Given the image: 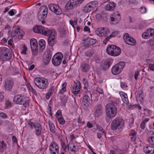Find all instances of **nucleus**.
I'll return each mask as SVG.
<instances>
[{"label": "nucleus", "instance_id": "nucleus-1", "mask_svg": "<svg viewBox=\"0 0 154 154\" xmlns=\"http://www.w3.org/2000/svg\"><path fill=\"white\" fill-rule=\"evenodd\" d=\"M106 112L107 116L109 118H114L116 116L117 109L113 102L109 103L106 106Z\"/></svg>", "mask_w": 154, "mask_h": 154}, {"label": "nucleus", "instance_id": "nucleus-2", "mask_svg": "<svg viewBox=\"0 0 154 154\" xmlns=\"http://www.w3.org/2000/svg\"><path fill=\"white\" fill-rule=\"evenodd\" d=\"M13 101L16 104L23 105L25 107H27L29 106V99L24 95L20 94L15 95L13 98Z\"/></svg>", "mask_w": 154, "mask_h": 154}, {"label": "nucleus", "instance_id": "nucleus-3", "mask_svg": "<svg viewBox=\"0 0 154 154\" xmlns=\"http://www.w3.org/2000/svg\"><path fill=\"white\" fill-rule=\"evenodd\" d=\"M34 82L38 88L42 90L46 89L49 85L48 80L44 78H36L34 80Z\"/></svg>", "mask_w": 154, "mask_h": 154}, {"label": "nucleus", "instance_id": "nucleus-4", "mask_svg": "<svg viewBox=\"0 0 154 154\" xmlns=\"http://www.w3.org/2000/svg\"><path fill=\"white\" fill-rule=\"evenodd\" d=\"M106 51L109 55L113 56H117L121 53L120 48L114 45H109L106 48Z\"/></svg>", "mask_w": 154, "mask_h": 154}, {"label": "nucleus", "instance_id": "nucleus-5", "mask_svg": "<svg viewBox=\"0 0 154 154\" xmlns=\"http://www.w3.org/2000/svg\"><path fill=\"white\" fill-rule=\"evenodd\" d=\"M124 125V120L120 118H116L112 121L111 125L112 130L115 131L121 128Z\"/></svg>", "mask_w": 154, "mask_h": 154}, {"label": "nucleus", "instance_id": "nucleus-6", "mask_svg": "<svg viewBox=\"0 0 154 154\" xmlns=\"http://www.w3.org/2000/svg\"><path fill=\"white\" fill-rule=\"evenodd\" d=\"M125 63L124 62H120L115 65L111 69V72L114 75H116L119 74L125 67Z\"/></svg>", "mask_w": 154, "mask_h": 154}, {"label": "nucleus", "instance_id": "nucleus-7", "mask_svg": "<svg viewBox=\"0 0 154 154\" xmlns=\"http://www.w3.org/2000/svg\"><path fill=\"white\" fill-rule=\"evenodd\" d=\"M12 56V54L9 49L7 48H3L1 51L0 58L3 61L8 60Z\"/></svg>", "mask_w": 154, "mask_h": 154}, {"label": "nucleus", "instance_id": "nucleus-8", "mask_svg": "<svg viewBox=\"0 0 154 154\" xmlns=\"http://www.w3.org/2000/svg\"><path fill=\"white\" fill-rule=\"evenodd\" d=\"M63 57V54L59 52L56 53L52 59L51 61L53 64L56 66L60 65Z\"/></svg>", "mask_w": 154, "mask_h": 154}, {"label": "nucleus", "instance_id": "nucleus-9", "mask_svg": "<svg viewBox=\"0 0 154 154\" xmlns=\"http://www.w3.org/2000/svg\"><path fill=\"white\" fill-rule=\"evenodd\" d=\"M84 0H70L66 4V8L68 10L72 9L79 6Z\"/></svg>", "mask_w": 154, "mask_h": 154}, {"label": "nucleus", "instance_id": "nucleus-10", "mask_svg": "<svg viewBox=\"0 0 154 154\" xmlns=\"http://www.w3.org/2000/svg\"><path fill=\"white\" fill-rule=\"evenodd\" d=\"M98 3L97 1H93L88 3L84 7L83 11L85 13L91 11L97 6Z\"/></svg>", "mask_w": 154, "mask_h": 154}, {"label": "nucleus", "instance_id": "nucleus-11", "mask_svg": "<svg viewBox=\"0 0 154 154\" xmlns=\"http://www.w3.org/2000/svg\"><path fill=\"white\" fill-rule=\"evenodd\" d=\"M48 12V8L45 6H42L39 9L38 14V19H44L47 16Z\"/></svg>", "mask_w": 154, "mask_h": 154}, {"label": "nucleus", "instance_id": "nucleus-12", "mask_svg": "<svg viewBox=\"0 0 154 154\" xmlns=\"http://www.w3.org/2000/svg\"><path fill=\"white\" fill-rule=\"evenodd\" d=\"M123 39L125 42L127 44L131 46L136 45V42L135 39L129 36L128 33H125L123 36Z\"/></svg>", "mask_w": 154, "mask_h": 154}, {"label": "nucleus", "instance_id": "nucleus-13", "mask_svg": "<svg viewBox=\"0 0 154 154\" xmlns=\"http://www.w3.org/2000/svg\"><path fill=\"white\" fill-rule=\"evenodd\" d=\"M15 29V31L11 34V38H14L15 39H21L24 35V32L18 26L16 27Z\"/></svg>", "mask_w": 154, "mask_h": 154}, {"label": "nucleus", "instance_id": "nucleus-14", "mask_svg": "<svg viewBox=\"0 0 154 154\" xmlns=\"http://www.w3.org/2000/svg\"><path fill=\"white\" fill-rule=\"evenodd\" d=\"M28 124L32 128L33 127L35 128V134L37 136H39L41 134L42 131V127L40 124L38 123H35L29 121L28 122Z\"/></svg>", "mask_w": 154, "mask_h": 154}, {"label": "nucleus", "instance_id": "nucleus-15", "mask_svg": "<svg viewBox=\"0 0 154 154\" xmlns=\"http://www.w3.org/2000/svg\"><path fill=\"white\" fill-rule=\"evenodd\" d=\"M95 33L99 36L103 37L106 36L109 33V30L106 27H100L97 29L95 31Z\"/></svg>", "mask_w": 154, "mask_h": 154}, {"label": "nucleus", "instance_id": "nucleus-16", "mask_svg": "<svg viewBox=\"0 0 154 154\" xmlns=\"http://www.w3.org/2000/svg\"><path fill=\"white\" fill-rule=\"evenodd\" d=\"M49 150L51 154H58L59 147L55 141H52L49 146Z\"/></svg>", "mask_w": 154, "mask_h": 154}, {"label": "nucleus", "instance_id": "nucleus-17", "mask_svg": "<svg viewBox=\"0 0 154 154\" xmlns=\"http://www.w3.org/2000/svg\"><path fill=\"white\" fill-rule=\"evenodd\" d=\"M48 8L51 11L56 14L60 15L62 13L61 9L56 4H50L48 5Z\"/></svg>", "mask_w": 154, "mask_h": 154}, {"label": "nucleus", "instance_id": "nucleus-18", "mask_svg": "<svg viewBox=\"0 0 154 154\" xmlns=\"http://www.w3.org/2000/svg\"><path fill=\"white\" fill-rule=\"evenodd\" d=\"M52 48L48 50L46 52L43 56V61L45 65H47L48 64L51 60L52 55Z\"/></svg>", "mask_w": 154, "mask_h": 154}, {"label": "nucleus", "instance_id": "nucleus-19", "mask_svg": "<svg viewBox=\"0 0 154 154\" xmlns=\"http://www.w3.org/2000/svg\"><path fill=\"white\" fill-rule=\"evenodd\" d=\"M81 88V83L79 81L77 80L74 82L72 90V93L75 95L78 94L79 93Z\"/></svg>", "mask_w": 154, "mask_h": 154}, {"label": "nucleus", "instance_id": "nucleus-20", "mask_svg": "<svg viewBox=\"0 0 154 154\" xmlns=\"http://www.w3.org/2000/svg\"><path fill=\"white\" fill-rule=\"evenodd\" d=\"M154 35V29L152 28L147 29L146 32H144L142 35V37L145 39L149 38L150 36H152Z\"/></svg>", "mask_w": 154, "mask_h": 154}, {"label": "nucleus", "instance_id": "nucleus-21", "mask_svg": "<svg viewBox=\"0 0 154 154\" xmlns=\"http://www.w3.org/2000/svg\"><path fill=\"white\" fill-rule=\"evenodd\" d=\"M143 149L146 154H154V146L146 145L144 146Z\"/></svg>", "mask_w": 154, "mask_h": 154}, {"label": "nucleus", "instance_id": "nucleus-22", "mask_svg": "<svg viewBox=\"0 0 154 154\" xmlns=\"http://www.w3.org/2000/svg\"><path fill=\"white\" fill-rule=\"evenodd\" d=\"M119 94L123 102L127 105H128L129 103V102L127 94L122 91H120Z\"/></svg>", "mask_w": 154, "mask_h": 154}, {"label": "nucleus", "instance_id": "nucleus-23", "mask_svg": "<svg viewBox=\"0 0 154 154\" xmlns=\"http://www.w3.org/2000/svg\"><path fill=\"white\" fill-rule=\"evenodd\" d=\"M14 85L13 81L11 79H7L5 82V88L8 90H11Z\"/></svg>", "mask_w": 154, "mask_h": 154}, {"label": "nucleus", "instance_id": "nucleus-24", "mask_svg": "<svg viewBox=\"0 0 154 154\" xmlns=\"http://www.w3.org/2000/svg\"><path fill=\"white\" fill-rule=\"evenodd\" d=\"M90 99L89 96L86 95L84 96L82 99V103L84 105V108L85 109L87 108L90 104Z\"/></svg>", "mask_w": 154, "mask_h": 154}, {"label": "nucleus", "instance_id": "nucleus-25", "mask_svg": "<svg viewBox=\"0 0 154 154\" xmlns=\"http://www.w3.org/2000/svg\"><path fill=\"white\" fill-rule=\"evenodd\" d=\"M42 32V34L45 36H48V37L52 35H54L55 34L54 31L44 27Z\"/></svg>", "mask_w": 154, "mask_h": 154}, {"label": "nucleus", "instance_id": "nucleus-26", "mask_svg": "<svg viewBox=\"0 0 154 154\" xmlns=\"http://www.w3.org/2000/svg\"><path fill=\"white\" fill-rule=\"evenodd\" d=\"M116 6V4L113 2H109L105 7V9L107 11H112L113 10Z\"/></svg>", "mask_w": 154, "mask_h": 154}, {"label": "nucleus", "instance_id": "nucleus-27", "mask_svg": "<svg viewBox=\"0 0 154 154\" xmlns=\"http://www.w3.org/2000/svg\"><path fill=\"white\" fill-rule=\"evenodd\" d=\"M103 108L100 104L97 105V108L94 112L95 116L96 117H98L101 116L103 114Z\"/></svg>", "mask_w": 154, "mask_h": 154}, {"label": "nucleus", "instance_id": "nucleus-28", "mask_svg": "<svg viewBox=\"0 0 154 154\" xmlns=\"http://www.w3.org/2000/svg\"><path fill=\"white\" fill-rule=\"evenodd\" d=\"M111 65V62L109 60H105L101 65L102 69L106 70L109 69Z\"/></svg>", "mask_w": 154, "mask_h": 154}, {"label": "nucleus", "instance_id": "nucleus-29", "mask_svg": "<svg viewBox=\"0 0 154 154\" xmlns=\"http://www.w3.org/2000/svg\"><path fill=\"white\" fill-rule=\"evenodd\" d=\"M119 32L117 31H114L112 32L108 36L106 37V38L103 41V43L106 44L107 42L112 38L118 35Z\"/></svg>", "mask_w": 154, "mask_h": 154}, {"label": "nucleus", "instance_id": "nucleus-30", "mask_svg": "<svg viewBox=\"0 0 154 154\" xmlns=\"http://www.w3.org/2000/svg\"><path fill=\"white\" fill-rule=\"evenodd\" d=\"M44 29V27L41 26L37 25L33 27V31L35 33L42 34V30Z\"/></svg>", "mask_w": 154, "mask_h": 154}, {"label": "nucleus", "instance_id": "nucleus-31", "mask_svg": "<svg viewBox=\"0 0 154 154\" xmlns=\"http://www.w3.org/2000/svg\"><path fill=\"white\" fill-rule=\"evenodd\" d=\"M55 35L50 36L48 37V44L51 47L54 44Z\"/></svg>", "mask_w": 154, "mask_h": 154}, {"label": "nucleus", "instance_id": "nucleus-32", "mask_svg": "<svg viewBox=\"0 0 154 154\" xmlns=\"http://www.w3.org/2000/svg\"><path fill=\"white\" fill-rule=\"evenodd\" d=\"M97 42L96 40L91 38H88L85 40V44L87 45H92L95 44Z\"/></svg>", "mask_w": 154, "mask_h": 154}, {"label": "nucleus", "instance_id": "nucleus-33", "mask_svg": "<svg viewBox=\"0 0 154 154\" xmlns=\"http://www.w3.org/2000/svg\"><path fill=\"white\" fill-rule=\"evenodd\" d=\"M80 68L82 71L87 72L90 69V66L88 64L83 63L81 65Z\"/></svg>", "mask_w": 154, "mask_h": 154}, {"label": "nucleus", "instance_id": "nucleus-34", "mask_svg": "<svg viewBox=\"0 0 154 154\" xmlns=\"http://www.w3.org/2000/svg\"><path fill=\"white\" fill-rule=\"evenodd\" d=\"M39 45L40 46L39 50L41 51H42L45 48V42L43 39L40 40L39 42Z\"/></svg>", "mask_w": 154, "mask_h": 154}, {"label": "nucleus", "instance_id": "nucleus-35", "mask_svg": "<svg viewBox=\"0 0 154 154\" xmlns=\"http://www.w3.org/2000/svg\"><path fill=\"white\" fill-rule=\"evenodd\" d=\"M54 91V87L53 86H51L46 95L45 97L48 100L49 98Z\"/></svg>", "mask_w": 154, "mask_h": 154}, {"label": "nucleus", "instance_id": "nucleus-36", "mask_svg": "<svg viewBox=\"0 0 154 154\" xmlns=\"http://www.w3.org/2000/svg\"><path fill=\"white\" fill-rule=\"evenodd\" d=\"M31 48L38 47V43L37 41L34 38H32L30 41Z\"/></svg>", "mask_w": 154, "mask_h": 154}, {"label": "nucleus", "instance_id": "nucleus-37", "mask_svg": "<svg viewBox=\"0 0 154 154\" xmlns=\"http://www.w3.org/2000/svg\"><path fill=\"white\" fill-rule=\"evenodd\" d=\"M75 148L76 146L74 145L73 143H69L68 146L67 150H68L69 149L71 152L75 153L76 152L75 149Z\"/></svg>", "mask_w": 154, "mask_h": 154}, {"label": "nucleus", "instance_id": "nucleus-38", "mask_svg": "<svg viewBox=\"0 0 154 154\" xmlns=\"http://www.w3.org/2000/svg\"><path fill=\"white\" fill-rule=\"evenodd\" d=\"M136 132L134 130H132L129 134V136H132L131 138V140L133 141H135L136 139Z\"/></svg>", "mask_w": 154, "mask_h": 154}, {"label": "nucleus", "instance_id": "nucleus-39", "mask_svg": "<svg viewBox=\"0 0 154 154\" xmlns=\"http://www.w3.org/2000/svg\"><path fill=\"white\" fill-rule=\"evenodd\" d=\"M66 83H63L61 85V88L60 90L58 92L60 94H63L66 91Z\"/></svg>", "mask_w": 154, "mask_h": 154}, {"label": "nucleus", "instance_id": "nucleus-40", "mask_svg": "<svg viewBox=\"0 0 154 154\" xmlns=\"http://www.w3.org/2000/svg\"><path fill=\"white\" fill-rule=\"evenodd\" d=\"M149 118H146L143 120L140 124V127L142 129H144L146 127V122L149 121Z\"/></svg>", "mask_w": 154, "mask_h": 154}, {"label": "nucleus", "instance_id": "nucleus-41", "mask_svg": "<svg viewBox=\"0 0 154 154\" xmlns=\"http://www.w3.org/2000/svg\"><path fill=\"white\" fill-rule=\"evenodd\" d=\"M48 124L51 131L53 133H54L55 129L54 125L50 121H49Z\"/></svg>", "mask_w": 154, "mask_h": 154}, {"label": "nucleus", "instance_id": "nucleus-42", "mask_svg": "<svg viewBox=\"0 0 154 154\" xmlns=\"http://www.w3.org/2000/svg\"><path fill=\"white\" fill-rule=\"evenodd\" d=\"M61 142V146L62 149L63 151H66L67 150V147L65 145V143L64 142L62 141H60Z\"/></svg>", "mask_w": 154, "mask_h": 154}, {"label": "nucleus", "instance_id": "nucleus-43", "mask_svg": "<svg viewBox=\"0 0 154 154\" xmlns=\"http://www.w3.org/2000/svg\"><path fill=\"white\" fill-rule=\"evenodd\" d=\"M143 92L139 93L137 95V99L140 101L143 100Z\"/></svg>", "mask_w": 154, "mask_h": 154}, {"label": "nucleus", "instance_id": "nucleus-44", "mask_svg": "<svg viewBox=\"0 0 154 154\" xmlns=\"http://www.w3.org/2000/svg\"><path fill=\"white\" fill-rule=\"evenodd\" d=\"M148 141L150 144L154 146V136L149 137L148 139Z\"/></svg>", "mask_w": 154, "mask_h": 154}, {"label": "nucleus", "instance_id": "nucleus-45", "mask_svg": "<svg viewBox=\"0 0 154 154\" xmlns=\"http://www.w3.org/2000/svg\"><path fill=\"white\" fill-rule=\"evenodd\" d=\"M6 144L3 141L0 142V150H2L5 148Z\"/></svg>", "mask_w": 154, "mask_h": 154}, {"label": "nucleus", "instance_id": "nucleus-46", "mask_svg": "<svg viewBox=\"0 0 154 154\" xmlns=\"http://www.w3.org/2000/svg\"><path fill=\"white\" fill-rule=\"evenodd\" d=\"M93 54V51L92 50H89L86 52L85 55L88 57H91Z\"/></svg>", "mask_w": 154, "mask_h": 154}, {"label": "nucleus", "instance_id": "nucleus-47", "mask_svg": "<svg viewBox=\"0 0 154 154\" xmlns=\"http://www.w3.org/2000/svg\"><path fill=\"white\" fill-rule=\"evenodd\" d=\"M59 116L57 117V119L60 124L61 125H63L65 123V121L63 119L62 117H59Z\"/></svg>", "mask_w": 154, "mask_h": 154}, {"label": "nucleus", "instance_id": "nucleus-48", "mask_svg": "<svg viewBox=\"0 0 154 154\" xmlns=\"http://www.w3.org/2000/svg\"><path fill=\"white\" fill-rule=\"evenodd\" d=\"M31 49L33 54L35 56L38 53V47L31 48Z\"/></svg>", "mask_w": 154, "mask_h": 154}, {"label": "nucleus", "instance_id": "nucleus-49", "mask_svg": "<svg viewBox=\"0 0 154 154\" xmlns=\"http://www.w3.org/2000/svg\"><path fill=\"white\" fill-rule=\"evenodd\" d=\"M16 13V11L15 10L13 9L11 10L8 12V14L11 16H12L14 15Z\"/></svg>", "mask_w": 154, "mask_h": 154}, {"label": "nucleus", "instance_id": "nucleus-50", "mask_svg": "<svg viewBox=\"0 0 154 154\" xmlns=\"http://www.w3.org/2000/svg\"><path fill=\"white\" fill-rule=\"evenodd\" d=\"M83 82L84 85V88H85L88 86V82L86 79L84 78L83 79Z\"/></svg>", "mask_w": 154, "mask_h": 154}, {"label": "nucleus", "instance_id": "nucleus-51", "mask_svg": "<svg viewBox=\"0 0 154 154\" xmlns=\"http://www.w3.org/2000/svg\"><path fill=\"white\" fill-rule=\"evenodd\" d=\"M115 17L116 18V20H117V22H116L115 23V24H116L118 23L119 21L120 20V15L119 14H117L115 16Z\"/></svg>", "mask_w": 154, "mask_h": 154}, {"label": "nucleus", "instance_id": "nucleus-52", "mask_svg": "<svg viewBox=\"0 0 154 154\" xmlns=\"http://www.w3.org/2000/svg\"><path fill=\"white\" fill-rule=\"evenodd\" d=\"M137 107V105H130L128 106V108L129 109L132 110Z\"/></svg>", "mask_w": 154, "mask_h": 154}, {"label": "nucleus", "instance_id": "nucleus-53", "mask_svg": "<svg viewBox=\"0 0 154 154\" xmlns=\"http://www.w3.org/2000/svg\"><path fill=\"white\" fill-rule=\"evenodd\" d=\"M60 100L61 103L64 105L66 103L67 101V100L65 97L60 98Z\"/></svg>", "mask_w": 154, "mask_h": 154}, {"label": "nucleus", "instance_id": "nucleus-54", "mask_svg": "<svg viewBox=\"0 0 154 154\" xmlns=\"http://www.w3.org/2000/svg\"><path fill=\"white\" fill-rule=\"evenodd\" d=\"M140 11L141 14H145L146 12V8L145 7H142L140 8Z\"/></svg>", "mask_w": 154, "mask_h": 154}, {"label": "nucleus", "instance_id": "nucleus-55", "mask_svg": "<svg viewBox=\"0 0 154 154\" xmlns=\"http://www.w3.org/2000/svg\"><path fill=\"white\" fill-rule=\"evenodd\" d=\"M0 117L2 118L6 119L7 117V115L3 112H1L0 113Z\"/></svg>", "mask_w": 154, "mask_h": 154}, {"label": "nucleus", "instance_id": "nucleus-56", "mask_svg": "<svg viewBox=\"0 0 154 154\" xmlns=\"http://www.w3.org/2000/svg\"><path fill=\"white\" fill-rule=\"evenodd\" d=\"M139 75V72L137 70L136 71L134 74V78L136 80H137L138 76Z\"/></svg>", "mask_w": 154, "mask_h": 154}, {"label": "nucleus", "instance_id": "nucleus-57", "mask_svg": "<svg viewBox=\"0 0 154 154\" xmlns=\"http://www.w3.org/2000/svg\"><path fill=\"white\" fill-rule=\"evenodd\" d=\"M3 92H0V102L2 101L4 99V96Z\"/></svg>", "mask_w": 154, "mask_h": 154}, {"label": "nucleus", "instance_id": "nucleus-58", "mask_svg": "<svg viewBox=\"0 0 154 154\" xmlns=\"http://www.w3.org/2000/svg\"><path fill=\"white\" fill-rule=\"evenodd\" d=\"M96 18L98 20H99L102 18V15L100 14H97L96 15Z\"/></svg>", "mask_w": 154, "mask_h": 154}, {"label": "nucleus", "instance_id": "nucleus-59", "mask_svg": "<svg viewBox=\"0 0 154 154\" xmlns=\"http://www.w3.org/2000/svg\"><path fill=\"white\" fill-rule=\"evenodd\" d=\"M77 122L79 124L82 125L84 123V121H81V120L80 119V117H79L78 118Z\"/></svg>", "mask_w": 154, "mask_h": 154}, {"label": "nucleus", "instance_id": "nucleus-60", "mask_svg": "<svg viewBox=\"0 0 154 154\" xmlns=\"http://www.w3.org/2000/svg\"><path fill=\"white\" fill-rule=\"evenodd\" d=\"M97 131L99 132L104 134V130L102 127H100L97 128Z\"/></svg>", "mask_w": 154, "mask_h": 154}, {"label": "nucleus", "instance_id": "nucleus-61", "mask_svg": "<svg viewBox=\"0 0 154 154\" xmlns=\"http://www.w3.org/2000/svg\"><path fill=\"white\" fill-rule=\"evenodd\" d=\"M149 67L151 70L154 71V63L149 64Z\"/></svg>", "mask_w": 154, "mask_h": 154}, {"label": "nucleus", "instance_id": "nucleus-62", "mask_svg": "<svg viewBox=\"0 0 154 154\" xmlns=\"http://www.w3.org/2000/svg\"><path fill=\"white\" fill-rule=\"evenodd\" d=\"M13 74L14 75H17L18 76H21V74H20L19 72L17 71L16 72H14L13 73Z\"/></svg>", "mask_w": 154, "mask_h": 154}, {"label": "nucleus", "instance_id": "nucleus-63", "mask_svg": "<svg viewBox=\"0 0 154 154\" xmlns=\"http://www.w3.org/2000/svg\"><path fill=\"white\" fill-rule=\"evenodd\" d=\"M48 111L49 112V114L51 116H52L51 113V106H48Z\"/></svg>", "mask_w": 154, "mask_h": 154}, {"label": "nucleus", "instance_id": "nucleus-64", "mask_svg": "<svg viewBox=\"0 0 154 154\" xmlns=\"http://www.w3.org/2000/svg\"><path fill=\"white\" fill-rule=\"evenodd\" d=\"M97 91L100 94L103 93V90L100 88H97Z\"/></svg>", "mask_w": 154, "mask_h": 154}]
</instances>
